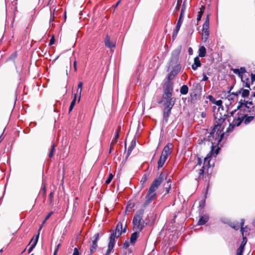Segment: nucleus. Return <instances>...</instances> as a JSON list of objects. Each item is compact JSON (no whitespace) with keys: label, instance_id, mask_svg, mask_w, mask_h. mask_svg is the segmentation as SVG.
<instances>
[{"label":"nucleus","instance_id":"1","mask_svg":"<svg viewBox=\"0 0 255 255\" xmlns=\"http://www.w3.org/2000/svg\"><path fill=\"white\" fill-rule=\"evenodd\" d=\"M226 115L222 116L220 113H217L214 114L215 124L213 129L210 133V136H208L209 140H212V138L218 139V142H220L223 138L224 133L223 132V123L226 120Z\"/></svg>","mask_w":255,"mask_h":255},{"label":"nucleus","instance_id":"2","mask_svg":"<svg viewBox=\"0 0 255 255\" xmlns=\"http://www.w3.org/2000/svg\"><path fill=\"white\" fill-rule=\"evenodd\" d=\"M165 176V174L162 172L159 174L157 178H155L153 181L148 190L147 194L145 196L146 200L144 203V206L148 205L152 201L155 199L156 196V193L155 192V191L157 189L159 185L163 182Z\"/></svg>","mask_w":255,"mask_h":255},{"label":"nucleus","instance_id":"3","mask_svg":"<svg viewBox=\"0 0 255 255\" xmlns=\"http://www.w3.org/2000/svg\"><path fill=\"white\" fill-rule=\"evenodd\" d=\"M143 210H139L133 216L132 220L133 230L136 231L140 232L145 226V223L143 219Z\"/></svg>","mask_w":255,"mask_h":255},{"label":"nucleus","instance_id":"4","mask_svg":"<svg viewBox=\"0 0 255 255\" xmlns=\"http://www.w3.org/2000/svg\"><path fill=\"white\" fill-rule=\"evenodd\" d=\"M99 239V234L96 233L94 235V236L92 237V244L90 248V253L91 254H93L95 251L98 245L97 242Z\"/></svg>","mask_w":255,"mask_h":255},{"label":"nucleus","instance_id":"5","mask_svg":"<svg viewBox=\"0 0 255 255\" xmlns=\"http://www.w3.org/2000/svg\"><path fill=\"white\" fill-rule=\"evenodd\" d=\"M180 53V49L176 48L175 49L172 53L171 59H170V63L171 64H176L179 58V56Z\"/></svg>","mask_w":255,"mask_h":255},{"label":"nucleus","instance_id":"6","mask_svg":"<svg viewBox=\"0 0 255 255\" xmlns=\"http://www.w3.org/2000/svg\"><path fill=\"white\" fill-rule=\"evenodd\" d=\"M181 66L180 65H177L168 74L167 76V81H171L174 77L178 74L180 70Z\"/></svg>","mask_w":255,"mask_h":255},{"label":"nucleus","instance_id":"7","mask_svg":"<svg viewBox=\"0 0 255 255\" xmlns=\"http://www.w3.org/2000/svg\"><path fill=\"white\" fill-rule=\"evenodd\" d=\"M185 9H186L185 1H184L183 4H182L180 16L178 18V21L177 23V25L176 26H177V29H178V27L180 28V27L181 26V24H182V23L183 22V20L184 12Z\"/></svg>","mask_w":255,"mask_h":255},{"label":"nucleus","instance_id":"8","mask_svg":"<svg viewBox=\"0 0 255 255\" xmlns=\"http://www.w3.org/2000/svg\"><path fill=\"white\" fill-rule=\"evenodd\" d=\"M121 236V233H119L118 234H116V233L114 232V231L111 234L110 238H109V246H111V248L114 247L115 244V240L116 239H118Z\"/></svg>","mask_w":255,"mask_h":255},{"label":"nucleus","instance_id":"9","mask_svg":"<svg viewBox=\"0 0 255 255\" xmlns=\"http://www.w3.org/2000/svg\"><path fill=\"white\" fill-rule=\"evenodd\" d=\"M173 91V83L171 81H167L165 83L164 92L172 94Z\"/></svg>","mask_w":255,"mask_h":255},{"label":"nucleus","instance_id":"10","mask_svg":"<svg viewBox=\"0 0 255 255\" xmlns=\"http://www.w3.org/2000/svg\"><path fill=\"white\" fill-rule=\"evenodd\" d=\"M245 117H246L245 115H242L241 117L239 116L237 119L235 118L233 123L232 124H230V127L232 126V128H233V127L235 126H240V124L243 121Z\"/></svg>","mask_w":255,"mask_h":255},{"label":"nucleus","instance_id":"11","mask_svg":"<svg viewBox=\"0 0 255 255\" xmlns=\"http://www.w3.org/2000/svg\"><path fill=\"white\" fill-rule=\"evenodd\" d=\"M172 148V144L168 143L167 145H166L162 152L161 154L166 155L168 157V156L171 154V149Z\"/></svg>","mask_w":255,"mask_h":255},{"label":"nucleus","instance_id":"12","mask_svg":"<svg viewBox=\"0 0 255 255\" xmlns=\"http://www.w3.org/2000/svg\"><path fill=\"white\" fill-rule=\"evenodd\" d=\"M164 106L166 108H172L175 102V98L164 99Z\"/></svg>","mask_w":255,"mask_h":255},{"label":"nucleus","instance_id":"13","mask_svg":"<svg viewBox=\"0 0 255 255\" xmlns=\"http://www.w3.org/2000/svg\"><path fill=\"white\" fill-rule=\"evenodd\" d=\"M233 72L236 75H238L240 78L243 77V74L246 73V69L244 67H241L240 69H233Z\"/></svg>","mask_w":255,"mask_h":255},{"label":"nucleus","instance_id":"14","mask_svg":"<svg viewBox=\"0 0 255 255\" xmlns=\"http://www.w3.org/2000/svg\"><path fill=\"white\" fill-rule=\"evenodd\" d=\"M242 82L243 83V86L250 89V85L251 82H250L249 76L244 75L243 77L241 78Z\"/></svg>","mask_w":255,"mask_h":255},{"label":"nucleus","instance_id":"15","mask_svg":"<svg viewBox=\"0 0 255 255\" xmlns=\"http://www.w3.org/2000/svg\"><path fill=\"white\" fill-rule=\"evenodd\" d=\"M167 157H168V156H167L166 155H162V154L161 155V156L157 162V164H158L157 167L158 169L161 168L163 166Z\"/></svg>","mask_w":255,"mask_h":255},{"label":"nucleus","instance_id":"16","mask_svg":"<svg viewBox=\"0 0 255 255\" xmlns=\"http://www.w3.org/2000/svg\"><path fill=\"white\" fill-rule=\"evenodd\" d=\"M172 108H164L163 112V120L167 123L168 122L169 116L171 113V111Z\"/></svg>","mask_w":255,"mask_h":255},{"label":"nucleus","instance_id":"17","mask_svg":"<svg viewBox=\"0 0 255 255\" xmlns=\"http://www.w3.org/2000/svg\"><path fill=\"white\" fill-rule=\"evenodd\" d=\"M209 220V216L207 215L200 216L199 220L198 222V225H205Z\"/></svg>","mask_w":255,"mask_h":255},{"label":"nucleus","instance_id":"18","mask_svg":"<svg viewBox=\"0 0 255 255\" xmlns=\"http://www.w3.org/2000/svg\"><path fill=\"white\" fill-rule=\"evenodd\" d=\"M201 62L199 59V57L198 56H196L194 58V63L192 65V68L194 70H196L197 68L201 66Z\"/></svg>","mask_w":255,"mask_h":255},{"label":"nucleus","instance_id":"19","mask_svg":"<svg viewBox=\"0 0 255 255\" xmlns=\"http://www.w3.org/2000/svg\"><path fill=\"white\" fill-rule=\"evenodd\" d=\"M126 231V228L125 227L124 229L123 230V225L121 223H118L116 229L115 231L114 232L116 233V234H118L119 233H121V235L122 233H125Z\"/></svg>","mask_w":255,"mask_h":255},{"label":"nucleus","instance_id":"20","mask_svg":"<svg viewBox=\"0 0 255 255\" xmlns=\"http://www.w3.org/2000/svg\"><path fill=\"white\" fill-rule=\"evenodd\" d=\"M120 129H121V126L119 125L118 127V129L116 131L115 137L113 139V140L111 143V146H113L117 142V141L119 138V134H120Z\"/></svg>","mask_w":255,"mask_h":255},{"label":"nucleus","instance_id":"21","mask_svg":"<svg viewBox=\"0 0 255 255\" xmlns=\"http://www.w3.org/2000/svg\"><path fill=\"white\" fill-rule=\"evenodd\" d=\"M105 45L110 48H112L115 47L116 45L115 43L112 42L110 40V38L108 35H107L105 39Z\"/></svg>","mask_w":255,"mask_h":255},{"label":"nucleus","instance_id":"22","mask_svg":"<svg viewBox=\"0 0 255 255\" xmlns=\"http://www.w3.org/2000/svg\"><path fill=\"white\" fill-rule=\"evenodd\" d=\"M39 233H38V234L36 235V236L35 239L34 240L32 245H31L30 247L29 248V249L28 250V253H30L32 251V250L35 248V247L36 246V244L37 243L38 239H39Z\"/></svg>","mask_w":255,"mask_h":255},{"label":"nucleus","instance_id":"23","mask_svg":"<svg viewBox=\"0 0 255 255\" xmlns=\"http://www.w3.org/2000/svg\"><path fill=\"white\" fill-rule=\"evenodd\" d=\"M135 146V140H132V141L131 142L130 145L128 148L126 158H128V157L129 156V155L130 154L132 150H133V149L134 148Z\"/></svg>","mask_w":255,"mask_h":255},{"label":"nucleus","instance_id":"24","mask_svg":"<svg viewBox=\"0 0 255 255\" xmlns=\"http://www.w3.org/2000/svg\"><path fill=\"white\" fill-rule=\"evenodd\" d=\"M239 93L241 94L242 97L246 98L249 96L250 94V91L248 89L242 88L239 91Z\"/></svg>","mask_w":255,"mask_h":255},{"label":"nucleus","instance_id":"25","mask_svg":"<svg viewBox=\"0 0 255 255\" xmlns=\"http://www.w3.org/2000/svg\"><path fill=\"white\" fill-rule=\"evenodd\" d=\"M206 53V49L204 46H202L199 49L198 57H204L205 56Z\"/></svg>","mask_w":255,"mask_h":255},{"label":"nucleus","instance_id":"26","mask_svg":"<svg viewBox=\"0 0 255 255\" xmlns=\"http://www.w3.org/2000/svg\"><path fill=\"white\" fill-rule=\"evenodd\" d=\"M139 232L136 231L133 233L130 236V242L132 244H134L138 238V233Z\"/></svg>","mask_w":255,"mask_h":255},{"label":"nucleus","instance_id":"27","mask_svg":"<svg viewBox=\"0 0 255 255\" xmlns=\"http://www.w3.org/2000/svg\"><path fill=\"white\" fill-rule=\"evenodd\" d=\"M220 150V148L219 147H218L216 149H214V147L213 146H212V149L210 152V153L208 154V155H209V157H211V156H216L218 154V152H219V151Z\"/></svg>","mask_w":255,"mask_h":255},{"label":"nucleus","instance_id":"28","mask_svg":"<svg viewBox=\"0 0 255 255\" xmlns=\"http://www.w3.org/2000/svg\"><path fill=\"white\" fill-rule=\"evenodd\" d=\"M209 35V29H205V30H202V39L206 41L208 38Z\"/></svg>","mask_w":255,"mask_h":255},{"label":"nucleus","instance_id":"29","mask_svg":"<svg viewBox=\"0 0 255 255\" xmlns=\"http://www.w3.org/2000/svg\"><path fill=\"white\" fill-rule=\"evenodd\" d=\"M55 147H56L55 144L54 143H53V144H52V145L50 147L49 152L48 154V157L50 158H52L53 156V155H54V152L55 150Z\"/></svg>","mask_w":255,"mask_h":255},{"label":"nucleus","instance_id":"30","mask_svg":"<svg viewBox=\"0 0 255 255\" xmlns=\"http://www.w3.org/2000/svg\"><path fill=\"white\" fill-rule=\"evenodd\" d=\"M180 92L182 95H186L188 92V86L186 85H183L180 89Z\"/></svg>","mask_w":255,"mask_h":255},{"label":"nucleus","instance_id":"31","mask_svg":"<svg viewBox=\"0 0 255 255\" xmlns=\"http://www.w3.org/2000/svg\"><path fill=\"white\" fill-rule=\"evenodd\" d=\"M246 117H245L244 120V123L246 124H248L251 122H252L254 119H255V116H247L245 115Z\"/></svg>","mask_w":255,"mask_h":255},{"label":"nucleus","instance_id":"32","mask_svg":"<svg viewBox=\"0 0 255 255\" xmlns=\"http://www.w3.org/2000/svg\"><path fill=\"white\" fill-rule=\"evenodd\" d=\"M244 223H245V220H244V219H242L241 220V227L240 228H241V231L242 232L243 237L244 236V233L247 231L246 229H247V227H246L245 228L243 227Z\"/></svg>","mask_w":255,"mask_h":255},{"label":"nucleus","instance_id":"33","mask_svg":"<svg viewBox=\"0 0 255 255\" xmlns=\"http://www.w3.org/2000/svg\"><path fill=\"white\" fill-rule=\"evenodd\" d=\"M204 10H205V7L202 5L201 6V7L200 8V10L199 13L198 15V17L197 18V22H198L200 20V19L202 17V16L203 15V13L204 12Z\"/></svg>","mask_w":255,"mask_h":255},{"label":"nucleus","instance_id":"34","mask_svg":"<svg viewBox=\"0 0 255 255\" xmlns=\"http://www.w3.org/2000/svg\"><path fill=\"white\" fill-rule=\"evenodd\" d=\"M230 226L236 230H239L240 227H241V223L239 224L238 222H237V223H232L231 224H230Z\"/></svg>","mask_w":255,"mask_h":255},{"label":"nucleus","instance_id":"35","mask_svg":"<svg viewBox=\"0 0 255 255\" xmlns=\"http://www.w3.org/2000/svg\"><path fill=\"white\" fill-rule=\"evenodd\" d=\"M148 179V175L146 174H144L141 178V179L140 181V184L142 186L146 182V181Z\"/></svg>","mask_w":255,"mask_h":255},{"label":"nucleus","instance_id":"36","mask_svg":"<svg viewBox=\"0 0 255 255\" xmlns=\"http://www.w3.org/2000/svg\"><path fill=\"white\" fill-rule=\"evenodd\" d=\"M76 97H77V95L75 94V96H74V98L73 100L72 101V102H71V103L70 104V107H69V112H71L73 110V107H74V106L75 105L76 100Z\"/></svg>","mask_w":255,"mask_h":255},{"label":"nucleus","instance_id":"37","mask_svg":"<svg viewBox=\"0 0 255 255\" xmlns=\"http://www.w3.org/2000/svg\"><path fill=\"white\" fill-rule=\"evenodd\" d=\"M209 15H208L207 20L205 21V22H204V23L203 24L202 30H205V29H209Z\"/></svg>","mask_w":255,"mask_h":255},{"label":"nucleus","instance_id":"38","mask_svg":"<svg viewBox=\"0 0 255 255\" xmlns=\"http://www.w3.org/2000/svg\"><path fill=\"white\" fill-rule=\"evenodd\" d=\"M172 94L163 93V94L162 95V99H163V100H164V99L173 98L174 97H172Z\"/></svg>","mask_w":255,"mask_h":255},{"label":"nucleus","instance_id":"39","mask_svg":"<svg viewBox=\"0 0 255 255\" xmlns=\"http://www.w3.org/2000/svg\"><path fill=\"white\" fill-rule=\"evenodd\" d=\"M245 248L239 247L237 251V255H243Z\"/></svg>","mask_w":255,"mask_h":255},{"label":"nucleus","instance_id":"40","mask_svg":"<svg viewBox=\"0 0 255 255\" xmlns=\"http://www.w3.org/2000/svg\"><path fill=\"white\" fill-rule=\"evenodd\" d=\"M180 28V27H178V28L177 29V26H176L175 29H174L173 33V35H172L173 38H175L177 36Z\"/></svg>","mask_w":255,"mask_h":255},{"label":"nucleus","instance_id":"41","mask_svg":"<svg viewBox=\"0 0 255 255\" xmlns=\"http://www.w3.org/2000/svg\"><path fill=\"white\" fill-rule=\"evenodd\" d=\"M113 175L112 173H110L109 175L108 179L106 180V183L107 184H109L111 182L112 179L113 178Z\"/></svg>","mask_w":255,"mask_h":255},{"label":"nucleus","instance_id":"42","mask_svg":"<svg viewBox=\"0 0 255 255\" xmlns=\"http://www.w3.org/2000/svg\"><path fill=\"white\" fill-rule=\"evenodd\" d=\"M247 238L246 237H245V236L243 237V241L240 245V247H242L243 248H245V246L247 243Z\"/></svg>","mask_w":255,"mask_h":255},{"label":"nucleus","instance_id":"43","mask_svg":"<svg viewBox=\"0 0 255 255\" xmlns=\"http://www.w3.org/2000/svg\"><path fill=\"white\" fill-rule=\"evenodd\" d=\"M53 197H54V192L51 191L49 195V200L50 203H51L53 202Z\"/></svg>","mask_w":255,"mask_h":255},{"label":"nucleus","instance_id":"44","mask_svg":"<svg viewBox=\"0 0 255 255\" xmlns=\"http://www.w3.org/2000/svg\"><path fill=\"white\" fill-rule=\"evenodd\" d=\"M167 184H168V187H166L165 188H166V190L167 191V192H168L170 188H171V186H170V183L171 182V180L170 179H169L168 180H167Z\"/></svg>","mask_w":255,"mask_h":255},{"label":"nucleus","instance_id":"45","mask_svg":"<svg viewBox=\"0 0 255 255\" xmlns=\"http://www.w3.org/2000/svg\"><path fill=\"white\" fill-rule=\"evenodd\" d=\"M181 3H182V0H177V4H176V6L175 7V10H178L179 9Z\"/></svg>","mask_w":255,"mask_h":255},{"label":"nucleus","instance_id":"46","mask_svg":"<svg viewBox=\"0 0 255 255\" xmlns=\"http://www.w3.org/2000/svg\"><path fill=\"white\" fill-rule=\"evenodd\" d=\"M55 8L54 9L53 12L51 11V18L49 20V22H53L54 20V11H55Z\"/></svg>","mask_w":255,"mask_h":255},{"label":"nucleus","instance_id":"47","mask_svg":"<svg viewBox=\"0 0 255 255\" xmlns=\"http://www.w3.org/2000/svg\"><path fill=\"white\" fill-rule=\"evenodd\" d=\"M113 248H114L113 247H112V248H111V246H108V249L106 254L104 255H109V254L111 253V252L113 249Z\"/></svg>","mask_w":255,"mask_h":255},{"label":"nucleus","instance_id":"48","mask_svg":"<svg viewBox=\"0 0 255 255\" xmlns=\"http://www.w3.org/2000/svg\"><path fill=\"white\" fill-rule=\"evenodd\" d=\"M55 42V39H54V35H52V36L51 37L50 40V41H49V45H51L52 44H54Z\"/></svg>","mask_w":255,"mask_h":255},{"label":"nucleus","instance_id":"49","mask_svg":"<svg viewBox=\"0 0 255 255\" xmlns=\"http://www.w3.org/2000/svg\"><path fill=\"white\" fill-rule=\"evenodd\" d=\"M251 84H253L254 82L255 81V74H253L252 73L251 74Z\"/></svg>","mask_w":255,"mask_h":255},{"label":"nucleus","instance_id":"50","mask_svg":"<svg viewBox=\"0 0 255 255\" xmlns=\"http://www.w3.org/2000/svg\"><path fill=\"white\" fill-rule=\"evenodd\" d=\"M42 190L43 192V195H45L46 193V185L44 183L42 185Z\"/></svg>","mask_w":255,"mask_h":255},{"label":"nucleus","instance_id":"51","mask_svg":"<svg viewBox=\"0 0 255 255\" xmlns=\"http://www.w3.org/2000/svg\"><path fill=\"white\" fill-rule=\"evenodd\" d=\"M82 87H83V83L82 82H79L78 85V89L77 92L79 91V89H80L81 91L82 90Z\"/></svg>","mask_w":255,"mask_h":255},{"label":"nucleus","instance_id":"52","mask_svg":"<svg viewBox=\"0 0 255 255\" xmlns=\"http://www.w3.org/2000/svg\"><path fill=\"white\" fill-rule=\"evenodd\" d=\"M216 105L218 106H221L222 104V101L221 100H217V101H216L214 103Z\"/></svg>","mask_w":255,"mask_h":255},{"label":"nucleus","instance_id":"53","mask_svg":"<svg viewBox=\"0 0 255 255\" xmlns=\"http://www.w3.org/2000/svg\"><path fill=\"white\" fill-rule=\"evenodd\" d=\"M203 78L202 80V81H206L208 80V77L206 76V75L204 73H203Z\"/></svg>","mask_w":255,"mask_h":255},{"label":"nucleus","instance_id":"54","mask_svg":"<svg viewBox=\"0 0 255 255\" xmlns=\"http://www.w3.org/2000/svg\"><path fill=\"white\" fill-rule=\"evenodd\" d=\"M79 255V253L78 250L77 248H75L72 255Z\"/></svg>","mask_w":255,"mask_h":255},{"label":"nucleus","instance_id":"55","mask_svg":"<svg viewBox=\"0 0 255 255\" xmlns=\"http://www.w3.org/2000/svg\"><path fill=\"white\" fill-rule=\"evenodd\" d=\"M52 214H53V212L52 211H51L50 213H49L48 214V215L46 216V217H45L44 220H46V221L47 220L50 218V217L52 215Z\"/></svg>","mask_w":255,"mask_h":255},{"label":"nucleus","instance_id":"56","mask_svg":"<svg viewBox=\"0 0 255 255\" xmlns=\"http://www.w3.org/2000/svg\"><path fill=\"white\" fill-rule=\"evenodd\" d=\"M204 173V167H202V168L199 170V176H201V175H203Z\"/></svg>","mask_w":255,"mask_h":255},{"label":"nucleus","instance_id":"57","mask_svg":"<svg viewBox=\"0 0 255 255\" xmlns=\"http://www.w3.org/2000/svg\"><path fill=\"white\" fill-rule=\"evenodd\" d=\"M46 220H44V221L42 222V223L41 224V225L40 226V227H39V230H38V233H40V231L41 230L43 226L44 225V224L46 222Z\"/></svg>","mask_w":255,"mask_h":255},{"label":"nucleus","instance_id":"58","mask_svg":"<svg viewBox=\"0 0 255 255\" xmlns=\"http://www.w3.org/2000/svg\"><path fill=\"white\" fill-rule=\"evenodd\" d=\"M77 93L79 94V99H78V101H80V97H81V93H82V91H81V89H79V91L77 92Z\"/></svg>","mask_w":255,"mask_h":255},{"label":"nucleus","instance_id":"59","mask_svg":"<svg viewBox=\"0 0 255 255\" xmlns=\"http://www.w3.org/2000/svg\"><path fill=\"white\" fill-rule=\"evenodd\" d=\"M73 65H74V71H77V67H76V60H75L74 61Z\"/></svg>","mask_w":255,"mask_h":255},{"label":"nucleus","instance_id":"60","mask_svg":"<svg viewBox=\"0 0 255 255\" xmlns=\"http://www.w3.org/2000/svg\"><path fill=\"white\" fill-rule=\"evenodd\" d=\"M201 116L202 118H205L206 116V114L205 112H202L201 114Z\"/></svg>","mask_w":255,"mask_h":255},{"label":"nucleus","instance_id":"61","mask_svg":"<svg viewBox=\"0 0 255 255\" xmlns=\"http://www.w3.org/2000/svg\"><path fill=\"white\" fill-rule=\"evenodd\" d=\"M240 93H239V91L238 92H237L236 93H232V95L234 96V97L235 96H237Z\"/></svg>","mask_w":255,"mask_h":255},{"label":"nucleus","instance_id":"62","mask_svg":"<svg viewBox=\"0 0 255 255\" xmlns=\"http://www.w3.org/2000/svg\"><path fill=\"white\" fill-rule=\"evenodd\" d=\"M120 2H121V0H119L118 1H117L116 5H115V8H116L118 6V5L120 4Z\"/></svg>","mask_w":255,"mask_h":255},{"label":"nucleus","instance_id":"63","mask_svg":"<svg viewBox=\"0 0 255 255\" xmlns=\"http://www.w3.org/2000/svg\"><path fill=\"white\" fill-rule=\"evenodd\" d=\"M246 105L249 104L250 105H253V102L252 101H251V102L246 101Z\"/></svg>","mask_w":255,"mask_h":255},{"label":"nucleus","instance_id":"64","mask_svg":"<svg viewBox=\"0 0 255 255\" xmlns=\"http://www.w3.org/2000/svg\"><path fill=\"white\" fill-rule=\"evenodd\" d=\"M208 157H207V158H205V159H204V164L206 162H209V160H208Z\"/></svg>","mask_w":255,"mask_h":255}]
</instances>
